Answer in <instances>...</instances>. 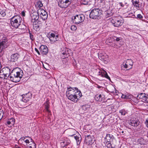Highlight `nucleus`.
I'll return each mask as SVG.
<instances>
[{
  "label": "nucleus",
  "mask_w": 148,
  "mask_h": 148,
  "mask_svg": "<svg viewBox=\"0 0 148 148\" xmlns=\"http://www.w3.org/2000/svg\"><path fill=\"white\" fill-rule=\"evenodd\" d=\"M66 95L69 99L75 102L77 101L78 97L80 98L82 96L81 91L76 87L68 88Z\"/></svg>",
  "instance_id": "nucleus-1"
},
{
  "label": "nucleus",
  "mask_w": 148,
  "mask_h": 148,
  "mask_svg": "<svg viewBox=\"0 0 148 148\" xmlns=\"http://www.w3.org/2000/svg\"><path fill=\"white\" fill-rule=\"evenodd\" d=\"M23 75L22 71L18 68L14 69L10 73L9 79L14 82H19Z\"/></svg>",
  "instance_id": "nucleus-2"
},
{
  "label": "nucleus",
  "mask_w": 148,
  "mask_h": 148,
  "mask_svg": "<svg viewBox=\"0 0 148 148\" xmlns=\"http://www.w3.org/2000/svg\"><path fill=\"white\" fill-rule=\"evenodd\" d=\"M105 145L108 148H114L116 146V143L113 135L110 134H106L105 138Z\"/></svg>",
  "instance_id": "nucleus-3"
},
{
  "label": "nucleus",
  "mask_w": 148,
  "mask_h": 148,
  "mask_svg": "<svg viewBox=\"0 0 148 148\" xmlns=\"http://www.w3.org/2000/svg\"><path fill=\"white\" fill-rule=\"evenodd\" d=\"M102 11L99 8H94L91 11L89 15L90 18L95 19H99L101 18Z\"/></svg>",
  "instance_id": "nucleus-4"
},
{
  "label": "nucleus",
  "mask_w": 148,
  "mask_h": 148,
  "mask_svg": "<svg viewBox=\"0 0 148 148\" xmlns=\"http://www.w3.org/2000/svg\"><path fill=\"white\" fill-rule=\"evenodd\" d=\"M21 21L22 18L20 16H15L11 18V25L15 28H17L21 25Z\"/></svg>",
  "instance_id": "nucleus-5"
},
{
  "label": "nucleus",
  "mask_w": 148,
  "mask_h": 148,
  "mask_svg": "<svg viewBox=\"0 0 148 148\" xmlns=\"http://www.w3.org/2000/svg\"><path fill=\"white\" fill-rule=\"evenodd\" d=\"M85 19L84 15L83 14L77 15L72 17V19L75 23L79 24L82 23Z\"/></svg>",
  "instance_id": "nucleus-6"
},
{
  "label": "nucleus",
  "mask_w": 148,
  "mask_h": 148,
  "mask_svg": "<svg viewBox=\"0 0 148 148\" xmlns=\"http://www.w3.org/2000/svg\"><path fill=\"white\" fill-rule=\"evenodd\" d=\"M30 15L31 22L33 23H36L39 17L38 10L37 12L35 11L32 12Z\"/></svg>",
  "instance_id": "nucleus-7"
},
{
  "label": "nucleus",
  "mask_w": 148,
  "mask_h": 148,
  "mask_svg": "<svg viewBox=\"0 0 148 148\" xmlns=\"http://www.w3.org/2000/svg\"><path fill=\"white\" fill-rule=\"evenodd\" d=\"M115 27H119L121 26L123 23V21L118 18H114L111 21Z\"/></svg>",
  "instance_id": "nucleus-8"
},
{
  "label": "nucleus",
  "mask_w": 148,
  "mask_h": 148,
  "mask_svg": "<svg viewBox=\"0 0 148 148\" xmlns=\"http://www.w3.org/2000/svg\"><path fill=\"white\" fill-rule=\"evenodd\" d=\"M70 132H71V134L69 135V136L70 137L74 136V138L75 139L77 145H79L81 141V137L80 135H78V136H75V130L73 129H70Z\"/></svg>",
  "instance_id": "nucleus-9"
},
{
  "label": "nucleus",
  "mask_w": 148,
  "mask_h": 148,
  "mask_svg": "<svg viewBox=\"0 0 148 148\" xmlns=\"http://www.w3.org/2000/svg\"><path fill=\"white\" fill-rule=\"evenodd\" d=\"M94 142L93 136L92 134L86 135L85 142L88 145H91Z\"/></svg>",
  "instance_id": "nucleus-10"
},
{
  "label": "nucleus",
  "mask_w": 148,
  "mask_h": 148,
  "mask_svg": "<svg viewBox=\"0 0 148 148\" xmlns=\"http://www.w3.org/2000/svg\"><path fill=\"white\" fill-rule=\"evenodd\" d=\"M129 124L138 130L140 129L141 127L140 122L137 120H130L129 121Z\"/></svg>",
  "instance_id": "nucleus-11"
},
{
  "label": "nucleus",
  "mask_w": 148,
  "mask_h": 148,
  "mask_svg": "<svg viewBox=\"0 0 148 148\" xmlns=\"http://www.w3.org/2000/svg\"><path fill=\"white\" fill-rule=\"evenodd\" d=\"M38 12L39 13V16L43 21L46 20L48 17L47 12L42 9H40L38 10Z\"/></svg>",
  "instance_id": "nucleus-12"
},
{
  "label": "nucleus",
  "mask_w": 148,
  "mask_h": 148,
  "mask_svg": "<svg viewBox=\"0 0 148 148\" xmlns=\"http://www.w3.org/2000/svg\"><path fill=\"white\" fill-rule=\"evenodd\" d=\"M133 63L131 60L128 59L123 63V67L126 69L127 70H129L132 68Z\"/></svg>",
  "instance_id": "nucleus-13"
},
{
  "label": "nucleus",
  "mask_w": 148,
  "mask_h": 148,
  "mask_svg": "<svg viewBox=\"0 0 148 148\" xmlns=\"http://www.w3.org/2000/svg\"><path fill=\"white\" fill-rule=\"evenodd\" d=\"M22 101L25 103L28 102L32 98V95L31 92H29L27 93L22 95Z\"/></svg>",
  "instance_id": "nucleus-14"
},
{
  "label": "nucleus",
  "mask_w": 148,
  "mask_h": 148,
  "mask_svg": "<svg viewBox=\"0 0 148 148\" xmlns=\"http://www.w3.org/2000/svg\"><path fill=\"white\" fill-rule=\"evenodd\" d=\"M62 54L64 56V58H66L70 56H72L73 52L70 49L66 48L62 51Z\"/></svg>",
  "instance_id": "nucleus-15"
},
{
  "label": "nucleus",
  "mask_w": 148,
  "mask_h": 148,
  "mask_svg": "<svg viewBox=\"0 0 148 148\" xmlns=\"http://www.w3.org/2000/svg\"><path fill=\"white\" fill-rule=\"evenodd\" d=\"M70 140L66 137H64L62 139V141L60 143L61 146L64 147L69 145L70 143Z\"/></svg>",
  "instance_id": "nucleus-16"
},
{
  "label": "nucleus",
  "mask_w": 148,
  "mask_h": 148,
  "mask_svg": "<svg viewBox=\"0 0 148 148\" xmlns=\"http://www.w3.org/2000/svg\"><path fill=\"white\" fill-rule=\"evenodd\" d=\"M40 52L42 55H46L48 51L47 47L46 45H42L39 48Z\"/></svg>",
  "instance_id": "nucleus-17"
},
{
  "label": "nucleus",
  "mask_w": 148,
  "mask_h": 148,
  "mask_svg": "<svg viewBox=\"0 0 148 148\" xmlns=\"http://www.w3.org/2000/svg\"><path fill=\"white\" fill-rule=\"evenodd\" d=\"M49 38L51 42H54L59 40L58 35H56L54 33H51L49 37Z\"/></svg>",
  "instance_id": "nucleus-18"
},
{
  "label": "nucleus",
  "mask_w": 148,
  "mask_h": 148,
  "mask_svg": "<svg viewBox=\"0 0 148 148\" xmlns=\"http://www.w3.org/2000/svg\"><path fill=\"white\" fill-rule=\"evenodd\" d=\"M58 5L59 6L62 8H66L69 5L67 4L66 2L63 0H59L58 1Z\"/></svg>",
  "instance_id": "nucleus-19"
},
{
  "label": "nucleus",
  "mask_w": 148,
  "mask_h": 148,
  "mask_svg": "<svg viewBox=\"0 0 148 148\" xmlns=\"http://www.w3.org/2000/svg\"><path fill=\"white\" fill-rule=\"evenodd\" d=\"M42 23L40 21H39L36 23L34 24V29L36 31H38L42 28Z\"/></svg>",
  "instance_id": "nucleus-20"
},
{
  "label": "nucleus",
  "mask_w": 148,
  "mask_h": 148,
  "mask_svg": "<svg viewBox=\"0 0 148 148\" xmlns=\"http://www.w3.org/2000/svg\"><path fill=\"white\" fill-rule=\"evenodd\" d=\"M98 75L103 77H105L109 79H110V78L108 76L107 73L104 70H100L99 72Z\"/></svg>",
  "instance_id": "nucleus-21"
},
{
  "label": "nucleus",
  "mask_w": 148,
  "mask_h": 148,
  "mask_svg": "<svg viewBox=\"0 0 148 148\" xmlns=\"http://www.w3.org/2000/svg\"><path fill=\"white\" fill-rule=\"evenodd\" d=\"M95 98L97 101L102 102H104L105 100L104 96L101 94L97 95L95 96Z\"/></svg>",
  "instance_id": "nucleus-22"
},
{
  "label": "nucleus",
  "mask_w": 148,
  "mask_h": 148,
  "mask_svg": "<svg viewBox=\"0 0 148 148\" xmlns=\"http://www.w3.org/2000/svg\"><path fill=\"white\" fill-rule=\"evenodd\" d=\"M148 95L145 93H141L137 96V99H140L143 100V101H146Z\"/></svg>",
  "instance_id": "nucleus-23"
},
{
  "label": "nucleus",
  "mask_w": 148,
  "mask_h": 148,
  "mask_svg": "<svg viewBox=\"0 0 148 148\" xmlns=\"http://www.w3.org/2000/svg\"><path fill=\"white\" fill-rule=\"evenodd\" d=\"M1 71L4 73V75H6L8 78L9 77L10 74V70L9 68L7 67L3 68L2 69Z\"/></svg>",
  "instance_id": "nucleus-24"
},
{
  "label": "nucleus",
  "mask_w": 148,
  "mask_h": 148,
  "mask_svg": "<svg viewBox=\"0 0 148 148\" xmlns=\"http://www.w3.org/2000/svg\"><path fill=\"white\" fill-rule=\"evenodd\" d=\"M19 56V55L17 53H14L12 54L11 57V61L12 62H15L17 61Z\"/></svg>",
  "instance_id": "nucleus-25"
},
{
  "label": "nucleus",
  "mask_w": 148,
  "mask_h": 148,
  "mask_svg": "<svg viewBox=\"0 0 148 148\" xmlns=\"http://www.w3.org/2000/svg\"><path fill=\"white\" fill-rule=\"evenodd\" d=\"M133 5L136 7V8L138 10L140 8V6L139 3V0H131Z\"/></svg>",
  "instance_id": "nucleus-26"
},
{
  "label": "nucleus",
  "mask_w": 148,
  "mask_h": 148,
  "mask_svg": "<svg viewBox=\"0 0 148 148\" xmlns=\"http://www.w3.org/2000/svg\"><path fill=\"white\" fill-rule=\"evenodd\" d=\"M8 44V40L7 39L5 38L1 42H0V44L1 45H2V47L4 48L7 47V45Z\"/></svg>",
  "instance_id": "nucleus-27"
},
{
  "label": "nucleus",
  "mask_w": 148,
  "mask_h": 148,
  "mask_svg": "<svg viewBox=\"0 0 148 148\" xmlns=\"http://www.w3.org/2000/svg\"><path fill=\"white\" fill-rule=\"evenodd\" d=\"M35 6L37 9H40V8L43 6V4L42 3V1H39L36 2L35 4Z\"/></svg>",
  "instance_id": "nucleus-28"
},
{
  "label": "nucleus",
  "mask_w": 148,
  "mask_h": 148,
  "mask_svg": "<svg viewBox=\"0 0 148 148\" xmlns=\"http://www.w3.org/2000/svg\"><path fill=\"white\" fill-rule=\"evenodd\" d=\"M44 106L45 109L49 113L50 112V111L49 110V104L48 101H46L45 103H44Z\"/></svg>",
  "instance_id": "nucleus-29"
},
{
  "label": "nucleus",
  "mask_w": 148,
  "mask_h": 148,
  "mask_svg": "<svg viewBox=\"0 0 148 148\" xmlns=\"http://www.w3.org/2000/svg\"><path fill=\"white\" fill-rule=\"evenodd\" d=\"M112 38V37L109 38L106 40V43L107 44L110 46L111 45L112 43H113L112 41V40H111Z\"/></svg>",
  "instance_id": "nucleus-30"
},
{
  "label": "nucleus",
  "mask_w": 148,
  "mask_h": 148,
  "mask_svg": "<svg viewBox=\"0 0 148 148\" xmlns=\"http://www.w3.org/2000/svg\"><path fill=\"white\" fill-rule=\"evenodd\" d=\"M0 78L3 79H7L8 78L7 76L4 75L1 71L0 72Z\"/></svg>",
  "instance_id": "nucleus-31"
},
{
  "label": "nucleus",
  "mask_w": 148,
  "mask_h": 148,
  "mask_svg": "<svg viewBox=\"0 0 148 148\" xmlns=\"http://www.w3.org/2000/svg\"><path fill=\"white\" fill-rule=\"evenodd\" d=\"M27 137L29 139H25V142H24L26 144H29L30 143V141L31 142L33 141V140H32V138H31L30 137H29V136H27Z\"/></svg>",
  "instance_id": "nucleus-32"
},
{
  "label": "nucleus",
  "mask_w": 148,
  "mask_h": 148,
  "mask_svg": "<svg viewBox=\"0 0 148 148\" xmlns=\"http://www.w3.org/2000/svg\"><path fill=\"white\" fill-rule=\"evenodd\" d=\"M111 46L114 47V48L118 49L120 47L121 45L119 44V45H118L115 43H112Z\"/></svg>",
  "instance_id": "nucleus-33"
},
{
  "label": "nucleus",
  "mask_w": 148,
  "mask_h": 148,
  "mask_svg": "<svg viewBox=\"0 0 148 148\" xmlns=\"http://www.w3.org/2000/svg\"><path fill=\"white\" fill-rule=\"evenodd\" d=\"M6 13L4 10L0 9V15L2 17H4Z\"/></svg>",
  "instance_id": "nucleus-34"
},
{
  "label": "nucleus",
  "mask_w": 148,
  "mask_h": 148,
  "mask_svg": "<svg viewBox=\"0 0 148 148\" xmlns=\"http://www.w3.org/2000/svg\"><path fill=\"white\" fill-rule=\"evenodd\" d=\"M29 148H36V144L34 141L32 142V143L29 144Z\"/></svg>",
  "instance_id": "nucleus-35"
},
{
  "label": "nucleus",
  "mask_w": 148,
  "mask_h": 148,
  "mask_svg": "<svg viewBox=\"0 0 148 148\" xmlns=\"http://www.w3.org/2000/svg\"><path fill=\"white\" fill-rule=\"evenodd\" d=\"M119 113L122 115H125L127 113V112L124 109L120 110L119 111Z\"/></svg>",
  "instance_id": "nucleus-36"
},
{
  "label": "nucleus",
  "mask_w": 148,
  "mask_h": 148,
  "mask_svg": "<svg viewBox=\"0 0 148 148\" xmlns=\"http://www.w3.org/2000/svg\"><path fill=\"white\" fill-rule=\"evenodd\" d=\"M88 0H81V3L84 5H87L88 3Z\"/></svg>",
  "instance_id": "nucleus-37"
},
{
  "label": "nucleus",
  "mask_w": 148,
  "mask_h": 148,
  "mask_svg": "<svg viewBox=\"0 0 148 148\" xmlns=\"http://www.w3.org/2000/svg\"><path fill=\"white\" fill-rule=\"evenodd\" d=\"M3 114L4 112L3 110L1 109H0V120L3 117Z\"/></svg>",
  "instance_id": "nucleus-38"
},
{
  "label": "nucleus",
  "mask_w": 148,
  "mask_h": 148,
  "mask_svg": "<svg viewBox=\"0 0 148 148\" xmlns=\"http://www.w3.org/2000/svg\"><path fill=\"white\" fill-rule=\"evenodd\" d=\"M71 29L73 31H75L77 29V27L75 25H72L71 27Z\"/></svg>",
  "instance_id": "nucleus-39"
},
{
  "label": "nucleus",
  "mask_w": 148,
  "mask_h": 148,
  "mask_svg": "<svg viewBox=\"0 0 148 148\" xmlns=\"http://www.w3.org/2000/svg\"><path fill=\"white\" fill-rule=\"evenodd\" d=\"M121 38L120 37H117L116 36H114V37H112V38H113L114 40H116V41H119L121 40Z\"/></svg>",
  "instance_id": "nucleus-40"
},
{
  "label": "nucleus",
  "mask_w": 148,
  "mask_h": 148,
  "mask_svg": "<svg viewBox=\"0 0 148 148\" xmlns=\"http://www.w3.org/2000/svg\"><path fill=\"white\" fill-rule=\"evenodd\" d=\"M29 34L30 38L32 40H34V36L33 34L30 33V31H29Z\"/></svg>",
  "instance_id": "nucleus-41"
},
{
  "label": "nucleus",
  "mask_w": 148,
  "mask_h": 148,
  "mask_svg": "<svg viewBox=\"0 0 148 148\" xmlns=\"http://www.w3.org/2000/svg\"><path fill=\"white\" fill-rule=\"evenodd\" d=\"M101 55V54L98 55V56H99V58H100L101 59H103L104 60H106V58H105L104 56H102Z\"/></svg>",
  "instance_id": "nucleus-42"
},
{
  "label": "nucleus",
  "mask_w": 148,
  "mask_h": 148,
  "mask_svg": "<svg viewBox=\"0 0 148 148\" xmlns=\"http://www.w3.org/2000/svg\"><path fill=\"white\" fill-rule=\"evenodd\" d=\"M27 136H25V137H21L19 140V141H22V140H23L25 142V140L26 139V138H27Z\"/></svg>",
  "instance_id": "nucleus-43"
},
{
  "label": "nucleus",
  "mask_w": 148,
  "mask_h": 148,
  "mask_svg": "<svg viewBox=\"0 0 148 148\" xmlns=\"http://www.w3.org/2000/svg\"><path fill=\"white\" fill-rule=\"evenodd\" d=\"M10 121H11V124L13 125L15 121V119L14 118H12L10 119Z\"/></svg>",
  "instance_id": "nucleus-44"
},
{
  "label": "nucleus",
  "mask_w": 148,
  "mask_h": 148,
  "mask_svg": "<svg viewBox=\"0 0 148 148\" xmlns=\"http://www.w3.org/2000/svg\"><path fill=\"white\" fill-rule=\"evenodd\" d=\"M136 18L141 19L143 18V16L141 14H137V17Z\"/></svg>",
  "instance_id": "nucleus-45"
},
{
  "label": "nucleus",
  "mask_w": 148,
  "mask_h": 148,
  "mask_svg": "<svg viewBox=\"0 0 148 148\" xmlns=\"http://www.w3.org/2000/svg\"><path fill=\"white\" fill-rule=\"evenodd\" d=\"M133 95H127V99H131L132 98Z\"/></svg>",
  "instance_id": "nucleus-46"
},
{
  "label": "nucleus",
  "mask_w": 148,
  "mask_h": 148,
  "mask_svg": "<svg viewBox=\"0 0 148 148\" xmlns=\"http://www.w3.org/2000/svg\"><path fill=\"white\" fill-rule=\"evenodd\" d=\"M145 124L146 126L148 128V118L146 119L145 122Z\"/></svg>",
  "instance_id": "nucleus-47"
},
{
  "label": "nucleus",
  "mask_w": 148,
  "mask_h": 148,
  "mask_svg": "<svg viewBox=\"0 0 148 148\" xmlns=\"http://www.w3.org/2000/svg\"><path fill=\"white\" fill-rule=\"evenodd\" d=\"M95 86L97 88H99V89H101V88H102V89L103 88V87L101 86H100L98 84H95Z\"/></svg>",
  "instance_id": "nucleus-48"
},
{
  "label": "nucleus",
  "mask_w": 148,
  "mask_h": 148,
  "mask_svg": "<svg viewBox=\"0 0 148 148\" xmlns=\"http://www.w3.org/2000/svg\"><path fill=\"white\" fill-rule=\"evenodd\" d=\"M121 98L123 99H127V95L124 94H122L121 96Z\"/></svg>",
  "instance_id": "nucleus-49"
},
{
  "label": "nucleus",
  "mask_w": 148,
  "mask_h": 148,
  "mask_svg": "<svg viewBox=\"0 0 148 148\" xmlns=\"http://www.w3.org/2000/svg\"><path fill=\"white\" fill-rule=\"evenodd\" d=\"M88 133H89L88 132H84V136H85V138L86 137V135H90V134H88Z\"/></svg>",
  "instance_id": "nucleus-50"
},
{
  "label": "nucleus",
  "mask_w": 148,
  "mask_h": 148,
  "mask_svg": "<svg viewBox=\"0 0 148 148\" xmlns=\"http://www.w3.org/2000/svg\"><path fill=\"white\" fill-rule=\"evenodd\" d=\"M35 51L38 53L39 54V55H40V52L38 50V49L36 48H35Z\"/></svg>",
  "instance_id": "nucleus-51"
},
{
  "label": "nucleus",
  "mask_w": 148,
  "mask_h": 148,
  "mask_svg": "<svg viewBox=\"0 0 148 148\" xmlns=\"http://www.w3.org/2000/svg\"><path fill=\"white\" fill-rule=\"evenodd\" d=\"M3 48L2 47V45L0 44V52L2 51Z\"/></svg>",
  "instance_id": "nucleus-52"
},
{
  "label": "nucleus",
  "mask_w": 148,
  "mask_h": 148,
  "mask_svg": "<svg viewBox=\"0 0 148 148\" xmlns=\"http://www.w3.org/2000/svg\"><path fill=\"white\" fill-rule=\"evenodd\" d=\"M7 124L8 125L11 124V121H10V120L9 121H8L7 122Z\"/></svg>",
  "instance_id": "nucleus-53"
},
{
  "label": "nucleus",
  "mask_w": 148,
  "mask_h": 148,
  "mask_svg": "<svg viewBox=\"0 0 148 148\" xmlns=\"http://www.w3.org/2000/svg\"><path fill=\"white\" fill-rule=\"evenodd\" d=\"M83 109V110H86V106L84 105L82 106Z\"/></svg>",
  "instance_id": "nucleus-54"
},
{
  "label": "nucleus",
  "mask_w": 148,
  "mask_h": 148,
  "mask_svg": "<svg viewBox=\"0 0 148 148\" xmlns=\"http://www.w3.org/2000/svg\"><path fill=\"white\" fill-rule=\"evenodd\" d=\"M119 4H120V5H121V6H122V7L124 5H123L122 3H119Z\"/></svg>",
  "instance_id": "nucleus-55"
},
{
  "label": "nucleus",
  "mask_w": 148,
  "mask_h": 148,
  "mask_svg": "<svg viewBox=\"0 0 148 148\" xmlns=\"http://www.w3.org/2000/svg\"><path fill=\"white\" fill-rule=\"evenodd\" d=\"M109 12V11H108L107 14L108 15H109V16H110L111 15H110V14L109 13V12Z\"/></svg>",
  "instance_id": "nucleus-56"
},
{
  "label": "nucleus",
  "mask_w": 148,
  "mask_h": 148,
  "mask_svg": "<svg viewBox=\"0 0 148 148\" xmlns=\"http://www.w3.org/2000/svg\"><path fill=\"white\" fill-rule=\"evenodd\" d=\"M146 102L148 103V95L147 98V100H146Z\"/></svg>",
  "instance_id": "nucleus-57"
}]
</instances>
